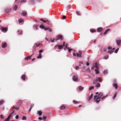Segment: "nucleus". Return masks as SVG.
<instances>
[{"label": "nucleus", "instance_id": "f257e3e1", "mask_svg": "<svg viewBox=\"0 0 121 121\" xmlns=\"http://www.w3.org/2000/svg\"><path fill=\"white\" fill-rule=\"evenodd\" d=\"M56 38L57 40L59 39L60 40H62L63 39L62 36L60 35H59L57 36Z\"/></svg>", "mask_w": 121, "mask_h": 121}, {"label": "nucleus", "instance_id": "f03ea898", "mask_svg": "<svg viewBox=\"0 0 121 121\" xmlns=\"http://www.w3.org/2000/svg\"><path fill=\"white\" fill-rule=\"evenodd\" d=\"M11 10V9L10 8H7L5 9V11L6 13H7L10 12Z\"/></svg>", "mask_w": 121, "mask_h": 121}, {"label": "nucleus", "instance_id": "7ed1b4c3", "mask_svg": "<svg viewBox=\"0 0 121 121\" xmlns=\"http://www.w3.org/2000/svg\"><path fill=\"white\" fill-rule=\"evenodd\" d=\"M8 30V28L7 27H2L1 29V31L3 32H7Z\"/></svg>", "mask_w": 121, "mask_h": 121}, {"label": "nucleus", "instance_id": "20e7f679", "mask_svg": "<svg viewBox=\"0 0 121 121\" xmlns=\"http://www.w3.org/2000/svg\"><path fill=\"white\" fill-rule=\"evenodd\" d=\"M78 79V77L77 76L75 75L74 76L73 78V80L75 81H77Z\"/></svg>", "mask_w": 121, "mask_h": 121}, {"label": "nucleus", "instance_id": "39448f33", "mask_svg": "<svg viewBox=\"0 0 121 121\" xmlns=\"http://www.w3.org/2000/svg\"><path fill=\"white\" fill-rule=\"evenodd\" d=\"M33 28L37 30L38 29V25L37 24H35L33 26Z\"/></svg>", "mask_w": 121, "mask_h": 121}, {"label": "nucleus", "instance_id": "423d86ee", "mask_svg": "<svg viewBox=\"0 0 121 121\" xmlns=\"http://www.w3.org/2000/svg\"><path fill=\"white\" fill-rule=\"evenodd\" d=\"M7 44L6 43H4L2 44V48H5L7 46Z\"/></svg>", "mask_w": 121, "mask_h": 121}, {"label": "nucleus", "instance_id": "0eeeda50", "mask_svg": "<svg viewBox=\"0 0 121 121\" xmlns=\"http://www.w3.org/2000/svg\"><path fill=\"white\" fill-rule=\"evenodd\" d=\"M99 65H100L97 62H96L95 64V68H98L99 67H100L99 66Z\"/></svg>", "mask_w": 121, "mask_h": 121}, {"label": "nucleus", "instance_id": "6e6552de", "mask_svg": "<svg viewBox=\"0 0 121 121\" xmlns=\"http://www.w3.org/2000/svg\"><path fill=\"white\" fill-rule=\"evenodd\" d=\"M116 42L117 43V44L118 45H119L121 43V40H118L116 41Z\"/></svg>", "mask_w": 121, "mask_h": 121}, {"label": "nucleus", "instance_id": "1a4fd4ad", "mask_svg": "<svg viewBox=\"0 0 121 121\" xmlns=\"http://www.w3.org/2000/svg\"><path fill=\"white\" fill-rule=\"evenodd\" d=\"M14 110H13V112L12 113H10V115H9L8 117L7 118L8 119H10L12 114L14 113Z\"/></svg>", "mask_w": 121, "mask_h": 121}, {"label": "nucleus", "instance_id": "9d476101", "mask_svg": "<svg viewBox=\"0 0 121 121\" xmlns=\"http://www.w3.org/2000/svg\"><path fill=\"white\" fill-rule=\"evenodd\" d=\"M26 76L25 74H23L21 77V78L24 81L26 79Z\"/></svg>", "mask_w": 121, "mask_h": 121}, {"label": "nucleus", "instance_id": "9b49d317", "mask_svg": "<svg viewBox=\"0 0 121 121\" xmlns=\"http://www.w3.org/2000/svg\"><path fill=\"white\" fill-rule=\"evenodd\" d=\"M103 29L102 27L98 28L97 29V30L99 32H101L102 30Z\"/></svg>", "mask_w": 121, "mask_h": 121}, {"label": "nucleus", "instance_id": "f8f14e48", "mask_svg": "<svg viewBox=\"0 0 121 121\" xmlns=\"http://www.w3.org/2000/svg\"><path fill=\"white\" fill-rule=\"evenodd\" d=\"M21 14L23 16H26V12H25L24 11H23L21 13Z\"/></svg>", "mask_w": 121, "mask_h": 121}, {"label": "nucleus", "instance_id": "ddd939ff", "mask_svg": "<svg viewBox=\"0 0 121 121\" xmlns=\"http://www.w3.org/2000/svg\"><path fill=\"white\" fill-rule=\"evenodd\" d=\"M113 86L116 89L117 88L118 86L117 84H113Z\"/></svg>", "mask_w": 121, "mask_h": 121}, {"label": "nucleus", "instance_id": "4468645a", "mask_svg": "<svg viewBox=\"0 0 121 121\" xmlns=\"http://www.w3.org/2000/svg\"><path fill=\"white\" fill-rule=\"evenodd\" d=\"M100 86V84L99 83H96L95 86L97 87H99Z\"/></svg>", "mask_w": 121, "mask_h": 121}, {"label": "nucleus", "instance_id": "2eb2a0df", "mask_svg": "<svg viewBox=\"0 0 121 121\" xmlns=\"http://www.w3.org/2000/svg\"><path fill=\"white\" fill-rule=\"evenodd\" d=\"M98 69H96L95 70V73L96 74H98L99 73V71L98 70Z\"/></svg>", "mask_w": 121, "mask_h": 121}, {"label": "nucleus", "instance_id": "dca6fc26", "mask_svg": "<svg viewBox=\"0 0 121 121\" xmlns=\"http://www.w3.org/2000/svg\"><path fill=\"white\" fill-rule=\"evenodd\" d=\"M44 19L45 20H43V22H44V23L46 22L47 21H48V22H50V21H48V20L46 18H45Z\"/></svg>", "mask_w": 121, "mask_h": 121}, {"label": "nucleus", "instance_id": "f3484780", "mask_svg": "<svg viewBox=\"0 0 121 121\" xmlns=\"http://www.w3.org/2000/svg\"><path fill=\"white\" fill-rule=\"evenodd\" d=\"M110 30V29H108L106 30L105 31V32L104 33V35L106 34L107 33V32L108 31H109Z\"/></svg>", "mask_w": 121, "mask_h": 121}, {"label": "nucleus", "instance_id": "a211bd4d", "mask_svg": "<svg viewBox=\"0 0 121 121\" xmlns=\"http://www.w3.org/2000/svg\"><path fill=\"white\" fill-rule=\"evenodd\" d=\"M22 31L21 30H18L17 31V32H18L19 34L22 35Z\"/></svg>", "mask_w": 121, "mask_h": 121}, {"label": "nucleus", "instance_id": "6ab92c4d", "mask_svg": "<svg viewBox=\"0 0 121 121\" xmlns=\"http://www.w3.org/2000/svg\"><path fill=\"white\" fill-rule=\"evenodd\" d=\"M30 58L29 57V56H28L27 57H26L25 58V59L26 60H30Z\"/></svg>", "mask_w": 121, "mask_h": 121}, {"label": "nucleus", "instance_id": "aec40b11", "mask_svg": "<svg viewBox=\"0 0 121 121\" xmlns=\"http://www.w3.org/2000/svg\"><path fill=\"white\" fill-rule=\"evenodd\" d=\"M23 21V20L21 18L20 19L18 20V22L19 23L22 22Z\"/></svg>", "mask_w": 121, "mask_h": 121}, {"label": "nucleus", "instance_id": "412c9836", "mask_svg": "<svg viewBox=\"0 0 121 121\" xmlns=\"http://www.w3.org/2000/svg\"><path fill=\"white\" fill-rule=\"evenodd\" d=\"M17 103L18 104H20L22 103V100H19L18 101Z\"/></svg>", "mask_w": 121, "mask_h": 121}, {"label": "nucleus", "instance_id": "4be33fe9", "mask_svg": "<svg viewBox=\"0 0 121 121\" xmlns=\"http://www.w3.org/2000/svg\"><path fill=\"white\" fill-rule=\"evenodd\" d=\"M93 96V94H91V96L89 97L88 101L90 100L92 98Z\"/></svg>", "mask_w": 121, "mask_h": 121}, {"label": "nucleus", "instance_id": "5701e85b", "mask_svg": "<svg viewBox=\"0 0 121 121\" xmlns=\"http://www.w3.org/2000/svg\"><path fill=\"white\" fill-rule=\"evenodd\" d=\"M65 107L64 105H63L61 106L60 108V109L61 110H63L65 109Z\"/></svg>", "mask_w": 121, "mask_h": 121}, {"label": "nucleus", "instance_id": "b1692460", "mask_svg": "<svg viewBox=\"0 0 121 121\" xmlns=\"http://www.w3.org/2000/svg\"><path fill=\"white\" fill-rule=\"evenodd\" d=\"M37 113L39 116H41L42 114V112L41 111H39L37 112Z\"/></svg>", "mask_w": 121, "mask_h": 121}, {"label": "nucleus", "instance_id": "393cba45", "mask_svg": "<svg viewBox=\"0 0 121 121\" xmlns=\"http://www.w3.org/2000/svg\"><path fill=\"white\" fill-rule=\"evenodd\" d=\"M4 101L3 100H2L0 101V105H1L2 104L4 103Z\"/></svg>", "mask_w": 121, "mask_h": 121}, {"label": "nucleus", "instance_id": "a878e982", "mask_svg": "<svg viewBox=\"0 0 121 121\" xmlns=\"http://www.w3.org/2000/svg\"><path fill=\"white\" fill-rule=\"evenodd\" d=\"M97 80L98 79L99 81L100 82H102V79L101 78L99 77L97 78Z\"/></svg>", "mask_w": 121, "mask_h": 121}, {"label": "nucleus", "instance_id": "bb28decb", "mask_svg": "<svg viewBox=\"0 0 121 121\" xmlns=\"http://www.w3.org/2000/svg\"><path fill=\"white\" fill-rule=\"evenodd\" d=\"M83 89V88L81 86H80L79 87V89L80 90L82 91Z\"/></svg>", "mask_w": 121, "mask_h": 121}, {"label": "nucleus", "instance_id": "cd10ccee", "mask_svg": "<svg viewBox=\"0 0 121 121\" xmlns=\"http://www.w3.org/2000/svg\"><path fill=\"white\" fill-rule=\"evenodd\" d=\"M17 8V5H16L14 6L13 8V9L15 10H16Z\"/></svg>", "mask_w": 121, "mask_h": 121}, {"label": "nucleus", "instance_id": "c85d7f7f", "mask_svg": "<svg viewBox=\"0 0 121 121\" xmlns=\"http://www.w3.org/2000/svg\"><path fill=\"white\" fill-rule=\"evenodd\" d=\"M98 96L101 97L103 96V94L102 93L100 92L99 93Z\"/></svg>", "mask_w": 121, "mask_h": 121}, {"label": "nucleus", "instance_id": "c756f323", "mask_svg": "<svg viewBox=\"0 0 121 121\" xmlns=\"http://www.w3.org/2000/svg\"><path fill=\"white\" fill-rule=\"evenodd\" d=\"M108 57L109 56L108 55L106 56H104L103 57V58L104 59H107L108 58Z\"/></svg>", "mask_w": 121, "mask_h": 121}, {"label": "nucleus", "instance_id": "7c9ffc66", "mask_svg": "<svg viewBox=\"0 0 121 121\" xmlns=\"http://www.w3.org/2000/svg\"><path fill=\"white\" fill-rule=\"evenodd\" d=\"M58 48L59 49H61L63 47L62 45H59L58 46Z\"/></svg>", "mask_w": 121, "mask_h": 121}, {"label": "nucleus", "instance_id": "2f4dec72", "mask_svg": "<svg viewBox=\"0 0 121 121\" xmlns=\"http://www.w3.org/2000/svg\"><path fill=\"white\" fill-rule=\"evenodd\" d=\"M37 57L38 58H40L42 57V56L41 54H39V56Z\"/></svg>", "mask_w": 121, "mask_h": 121}, {"label": "nucleus", "instance_id": "473e14b6", "mask_svg": "<svg viewBox=\"0 0 121 121\" xmlns=\"http://www.w3.org/2000/svg\"><path fill=\"white\" fill-rule=\"evenodd\" d=\"M114 51L113 50L111 51H108V53H109L110 54H111Z\"/></svg>", "mask_w": 121, "mask_h": 121}, {"label": "nucleus", "instance_id": "72a5a7b5", "mask_svg": "<svg viewBox=\"0 0 121 121\" xmlns=\"http://www.w3.org/2000/svg\"><path fill=\"white\" fill-rule=\"evenodd\" d=\"M90 31L91 32H94L96 31V30L94 29H92L90 30Z\"/></svg>", "mask_w": 121, "mask_h": 121}, {"label": "nucleus", "instance_id": "f704fd0d", "mask_svg": "<svg viewBox=\"0 0 121 121\" xmlns=\"http://www.w3.org/2000/svg\"><path fill=\"white\" fill-rule=\"evenodd\" d=\"M67 49L68 50V52H70L71 51L73 50L72 49H70L69 47H67Z\"/></svg>", "mask_w": 121, "mask_h": 121}, {"label": "nucleus", "instance_id": "c9c22d12", "mask_svg": "<svg viewBox=\"0 0 121 121\" xmlns=\"http://www.w3.org/2000/svg\"><path fill=\"white\" fill-rule=\"evenodd\" d=\"M39 27L40 28L43 29L44 28V26L43 25H41L39 26Z\"/></svg>", "mask_w": 121, "mask_h": 121}, {"label": "nucleus", "instance_id": "e433bc0d", "mask_svg": "<svg viewBox=\"0 0 121 121\" xmlns=\"http://www.w3.org/2000/svg\"><path fill=\"white\" fill-rule=\"evenodd\" d=\"M117 93V92H116V93L114 95V96L113 97V100H114L115 99V98H116V97Z\"/></svg>", "mask_w": 121, "mask_h": 121}, {"label": "nucleus", "instance_id": "4c0bfd02", "mask_svg": "<svg viewBox=\"0 0 121 121\" xmlns=\"http://www.w3.org/2000/svg\"><path fill=\"white\" fill-rule=\"evenodd\" d=\"M56 41L57 40H56V39H54L52 40H51V41L52 42H53Z\"/></svg>", "mask_w": 121, "mask_h": 121}, {"label": "nucleus", "instance_id": "58836bf2", "mask_svg": "<svg viewBox=\"0 0 121 121\" xmlns=\"http://www.w3.org/2000/svg\"><path fill=\"white\" fill-rule=\"evenodd\" d=\"M26 117L24 116H23L22 118V120H26Z\"/></svg>", "mask_w": 121, "mask_h": 121}, {"label": "nucleus", "instance_id": "ea45409f", "mask_svg": "<svg viewBox=\"0 0 121 121\" xmlns=\"http://www.w3.org/2000/svg\"><path fill=\"white\" fill-rule=\"evenodd\" d=\"M73 103L74 104H76L77 103H78V102L77 101H76L75 100H73Z\"/></svg>", "mask_w": 121, "mask_h": 121}, {"label": "nucleus", "instance_id": "a19ab883", "mask_svg": "<svg viewBox=\"0 0 121 121\" xmlns=\"http://www.w3.org/2000/svg\"><path fill=\"white\" fill-rule=\"evenodd\" d=\"M49 27H44V30H48V29H49Z\"/></svg>", "mask_w": 121, "mask_h": 121}, {"label": "nucleus", "instance_id": "79ce46f5", "mask_svg": "<svg viewBox=\"0 0 121 121\" xmlns=\"http://www.w3.org/2000/svg\"><path fill=\"white\" fill-rule=\"evenodd\" d=\"M94 89V87L93 86H91L89 88V90H91L93 89Z\"/></svg>", "mask_w": 121, "mask_h": 121}, {"label": "nucleus", "instance_id": "37998d69", "mask_svg": "<svg viewBox=\"0 0 121 121\" xmlns=\"http://www.w3.org/2000/svg\"><path fill=\"white\" fill-rule=\"evenodd\" d=\"M119 49V48H117V49L116 50L114 51L115 53H117L118 52Z\"/></svg>", "mask_w": 121, "mask_h": 121}, {"label": "nucleus", "instance_id": "c03bdc74", "mask_svg": "<svg viewBox=\"0 0 121 121\" xmlns=\"http://www.w3.org/2000/svg\"><path fill=\"white\" fill-rule=\"evenodd\" d=\"M97 79L96 80H95L94 81H93V84H95L96 82H97Z\"/></svg>", "mask_w": 121, "mask_h": 121}, {"label": "nucleus", "instance_id": "a18cd8bd", "mask_svg": "<svg viewBox=\"0 0 121 121\" xmlns=\"http://www.w3.org/2000/svg\"><path fill=\"white\" fill-rule=\"evenodd\" d=\"M108 73V72L107 70H105L104 71L103 73L104 74H106Z\"/></svg>", "mask_w": 121, "mask_h": 121}, {"label": "nucleus", "instance_id": "49530a36", "mask_svg": "<svg viewBox=\"0 0 121 121\" xmlns=\"http://www.w3.org/2000/svg\"><path fill=\"white\" fill-rule=\"evenodd\" d=\"M76 13L78 15H81V13H80L78 11H77L76 12Z\"/></svg>", "mask_w": 121, "mask_h": 121}, {"label": "nucleus", "instance_id": "de8ad7c7", "mask_svg": "<svg viewBox=\"0 0 121 121\" xmlns=\"http://www.w3.org/2000/svg\"><path fill=\"white\" fill-rule=\"evenodd\" d=\"M77 57H80L81 56V55H80L78 53H77Z\"/></svg>", "mask_w": 121, "mask_h": 121}, {"label": "nucleus", "instance_id": "09e8293b", "mask_svg": "<svg viewBox=\"0 0 121 121\" xmlns=\"http://www.w3.org/2000/svg\"><path fill=\"white\" fill-rule=\"evenodd\" d=\"M100 101V99L98 100L97 99L95 100V101L97 103H98Z\"/></svg>", "mask_w": 121, "mask_h": 121}, {"label": "nucleus", "instance_id": "8fccbe9b", "mask_svg": "<svg viewBox=\"0 0 121 121\" xmlns=\"http://www.w3.org/2000/svg\"><path fill=\"white\" fill-rule=\"evenodd\" d=\"M66 18V16L63 15L62 16V18L63 19H65Z\"/></svg>", "mask_w": 121, "mask_h": 121}, {"label": "nucleus", "instance_id": "3c124183", "mask_svg": "<svg viewBox=\"0 0 121 121\" xmlns=\"http://www.w3.org/2000/svg\"><path fill=\"white\" fill-rule=\"evenodd\" d=\"M108 50H111L112 49V48L110 46H108Z\"/></svg>", "mask_w": 121, "mask_h": 121}, {"label": "nucleus", "instance_id": "603ef678", "mask_svg": "<svg viewBox=\"0 0 121 121\" xmlns=\"http://www.w3.org/2000/svg\"><path fill=\"white\" fill-rule=\"evenodd\" d=\"M71 5H69L67 7V8L68 9H69L71 8Z\"/></svg>", "mask_w": 121, "mask_h": 121}, {"label": "nucleus", "instance_id": "864d4df0", "mask_svg": "<svg viewBox=\"0 0 121 121\" xmlns=\"http://www.w3.org/2000/svg\"><path fill=\"white\" fill-rule=\"evenodd\" d=\"M34 106V104H31V105H30V108H32Z\"/></svg>", "mask_w": 121, "mask_h": 121}, {"label": "nucleus", "instance_id": "5fc2aeb1", "mask_svg": "<svg viewBox=\"0 0 121 121\" xmlns=\"http://www.w3.org/2000/svg\"><path fill=\"white\" fill-rule=\"evenodd\" d=\"M13 108L15 109L16 110H18L19 109L18 107H14Z\"/></svg>", "mask_w": 121, "mask_h": 121}, {"label": "nucleus", "instance_id": "6e6d98bb", "mask_svg": "<svg viewBox=\"0 0 121 121\" xmlns=\"http://www.w3.org/2000/svg\"><path fill=\"white\" fill-rule=\"evenodd\" d=\"M107 95H106V96H104L103 97H102L101 98V99H104V98H105V97H107Z\"/></svg>", "mask_w": 121, "mask_h": 121}, {"label": "nucleus", "instance_id": "4d7b16f0", "mask_svg": "<svg viewBox=\"0 0 121 121\" xmlns=\"http://www.w3.org/2000/svg\"><path fill=\"white\" fill-rule=\"evenodd\" d=\"M97 95H95L94 96V100H95V99L97 98Z\"/></svg>", "mask_w": 121, "mask_h": 121}, {"label": "nucleus", "instance_id": "13d9d810", "mask_svg": "<svg viewBox=\"0 0 121 121\" xmlns=\"http://www.w3.org/2000/svg\"><path fill=\"white\" fill-rule=\"evenodd\" d=\"M9 119L7 118V119H5L4 121H9Z\"/></svg>", "mask_w": 121, "mask_h": 121}, {"label": "nucleus", "instance_id": "bf43d9fd", "mask_svg": "<svg viewBox=\"0 0 121 121\" xmlns=\"http://www.w3.org/2000/svg\"><path fill=\"white\" fill-rule=\"evenodd\" d=\"M43 51V50H42V49L40 50L39 51V53H41Z\"/></svg>", "mask_w": 121, "mask_h": 121}, {"label": "nucleus", "instance_id": "052dcab7", "mask_svg": "<svg viewBox=\"0 0 121 121\" xmlns=\"http://www.w3.org/2000/svg\"><path fill=\"white\" fill-rule=\"evenodd\" d=\"M48 30H49V31L51 32L52 31V30L49 27V29H48Z\"/></svg>", "mask_w": 121, "mask_h": 121}, {"label": "nucleus", "instance_id": "680f3d73", "mask_svg": "<svg viewBox=\"0 0 121 121\" xmlns=\"http://www.w3.org/2000/svg\"><path fill=\"white\" fill-rule=\"evenodd\" d=\"M19 118V116H18V115H17L16 116V118L17 119L18 118Z\"/></svg>", "mask_w": 121, "mask_h": 121}, {"label": "nucleus", "instance_id": "e2e57ef3", "mask_svg": "<svg viewBox=\"0 0 121 121\" xmlns=\"http://www.w3.org/2000/svg\"><path fill=\"white\" fill-rule=\"evenodd\" d=\"M23 2H26V0H22L21 1V3H22Z\"/></svg>", "mask_w": 121, "mask_h": 121}, {"label": "nucleus", "instance_id": "0e129e2a", "mask_svg": "<svg viewBox=\"0 0 121 121\" xmlns=\"http://www.w3.org/2000/svg\"><path fill=\"white\" fill-rule=\"evenodd\" d=\"M79 54L80 55H81L82 53V52L81 51H80L78 52Z\"/></svg>", "mask_w": 121, "mask_h": 121}, {"label": "nucleus", "instance_id": "69168bd1", "mask_svg": "<svg viewBox=\"0 0 121 121\" xmlns=\"http://www.w3.org/2000/svg\"><path fill=\"white\" fill-rule=\"evenodd\" d=\"M38 119L40 120H42V118L41 117H39L38 118Z\"/></svg>", "mask_w": 121, "mask_h": 121}, {"label": "nucleus", "instance_id": "338daca9", "mask_svg": "<svg viewBox=\"0 0 121 121\" xmlns=\"http://www.w3.org/2000/svg\"><path fill=\"white\" fill-rule=\"evenodd\" d=\"M0 117L1 118V119H3V116L2 115H0Z\"/></svg>", "mask_w": 121, "mask_h": 121}, {"label": "nucleus", "instance_id": "774afa93", "mask_svg": "<svg viewBox=\"0 0 121 121\" xmlns=\"http://www.w3.org/2000/svg\"><path fill=\"white\" fill-rule=\"evenodd\" d=\"M35 45H36V47H38L39 45V44H36V43L35 44Z\"/></svg>", "mask_w": 121, "mask_h": 121}]
</instances>
